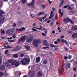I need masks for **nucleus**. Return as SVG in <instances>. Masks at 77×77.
I'll return each instance as SVG.
<instances>
[{
	"label": "nucleus",
	"instance_id": "obj_1",
	"mask_svg": "<svg viewBox=\"0 0 77 77\" xmlns=\"http://www.w3.org/2000/svg\"><path fill=\"white\" fill-rule=\"evenodd\" d=\"M30 61V60L29 58H24L22 59L20 61L21 62V65H26L27 63H28Z\"/></svg>",
	"mask_w": 77,
	"mask_h": 77
},
{
	"label": "nucleus",
	"instance_id": "obj_2",
	"mask_svg": "<svg viewBox=\"0 0 77 77\" xmlns=\"http://www.w3.org/2000/svg\"><path fill=\"white\" fill-rule=\"evenodd\" d=\"M40 42L41 40H40V39H35L34 40L33 42V44L34 47H38V43H40Z\"/></svg>",
	"mask_w": 77,
	"mask_h": 77
},
{
	"label": "nucleus",
	"instance_id": "obj_3",
	"mask_svg": "<svg viewBox=\"0 0 77 77\" xmlns=\"http://www.w3.org/2000/svg\"><path fill=\"white\" fill-rule=\"evenodd\" d=\"M65 64H63L62 66V71H64V69H63V68H66V69H68V68H70V63H67L66 64V67L65 66Z\"/></svg>",
	"mask_w": 77,
	"mask_h": 77
},
{
	"label": "nucleus",
	"instance_id": "obj_4",
	"mask_svg": "<svg viewBox=\"0 0 77 77\" xmlns=\"http://www.w3.org/2000/svg\"><path fill=\"white\" fill-rule=\"evenodd\" d=\"M26 38H27V37L26 36H22L18 40V41H19V42H24V41H26Z\"/></svg>",
	"mask_w": 77,
	"mask_h": 77
},
{
	"label": "nucleus",
	"instance_id": "obj_5",
	"mask_svg": "<svg viewBox=\"0 0 77 77\" xmlns=\"http://www.w3.org/2000/svg\"><path fill=\"white\" fill-rule=\"evenodd\" d=\"M28 75L29 77H34V75H35V71H32L31 70H29L28 73Z\"/></svg>",
	"mask_w": 77,
	"mask_h": 77
},
{
	"label": "nucleus",
	"instance_id": "obj_6",
	"mask_svg": "<svg viewBox=\"0 0 77 77\" xmlns=\"http://www.w3.org/2000/svg\"><path fill=\"white\" fill-rule=\"evenodd\" d=\"M11 64L12 65H15L16 67L20 65V63L16 60H14L13 63H11Z\"/></svg>",
	"mask_w": 77,
	"mask_h": 77
},
{
	"label": "nucleus",
	"instance_id": "obj_7",
	"mask_svg": "<svg viewBox=\"0 0 77 77\" xmlns=\"http://www.w3.org/2000/svg\"><path fill=\"white\" fill-rule=\"evenodd\" d=\"M32 2L30 3L27 4V5L28 6H30L32 8H34L35 7V6L34 5L35 1H34V0H32Z\"/></svg>",
	"mask_w": 77,
	"mask_h": 77
},
{
	"label": "nucleus",
	"instance_id": "obj_8",
	"mask_svg": "<svg viewBox=\"0 0 77 77\" xmlns=\"http://www.w3.org/2000/svg\"><path fill=\"white\" fill-rule=\"evenodd\" d=\"M14 32V30L13 29H10L8 30V31L6 33L8 35H10L13 33Z\"/></svg>",
	"mask_w": 77,
	"mask_h": 77
},
{
	"label": "nucleus",
	"instance_id": "obj_9",
	"mask_svg": "<svg viewBox=\"0 0 77 77\" xmlns=\"http://www.w3.org/2000/svg\"><path fill=\"white\" fill-rule=\"evenodd\" d=\"M33 35H32L29 37V38H27L26 41L27 42H31L32 41V39H33Z\"/></svg>",
	"mask_w": 77,
	"mask_h": 77
},
{
	"label": "nucleus",
	"instance_id": "obj_10",
	"mask_svg": "<svg viewBox=\"0 0 77 77\" xmlns=\"http://www.w3.org/2000/svg\"><path fill=\"white\" fill-rule=\"evenodd\" d=\"M0 16L2 17L5 16V13L1 10H0Z\"/></svg>",
	"mask_w": 77,
	"mask_h": 77
},
{
	"label": "nucleus",
	"instance_id": "obj_11",
	"mask_svg": "<svg viewBox=\"0 0 77 77\" xmlns=\"http://www.w3.org/2000/svg\"><path fill=\"white\" fill-rule=\"evenodd\" d=\"M22 74V73L21 72L17 71L15 73V76H18V75H19V76H20Z\"/></svg>",
	"mask_w": 77,
	"mask_h": 77
},
{
	"label": "nucleus",
	"instance_id": "obj_12",
	"mask_svg": "<svg viewBox=\"0 0 77 77\" xmlns=\"http://www.w3.org/2000/svg\"><path fill=\"white\" fill-rule=\"evenodd\" d=\"M69 18H67L66 19H63V21L65 24H67L69 22Z\"/></svg>",
	"mask_w": 77,
	"mask_h": 77
},
{
	"label": "nucleus",
	"instance_id": "obj_13",
	"mask_svg": "<svg viewBox=\"0 0 77 77\" xmlns=\"http://www.w3.org/2000/svg\"><path fill=\"white\" fill-rule=\"evenodd\" d=\"M71 29L73 31H76L77 30V26H73L71 28Z\"/></svg>",
	"mask_w": 77,
	"mask_h": 77
},
{
	"label": "nucleus",
	"instance_id": "obj_14",
	"mask_svg": "<svg viewBox=\"0 0 77 77\" xmlns=\"http://www.w3.org/2000/svg\"><path fill=\"white\" fill-rule=\"evenodd\" d=\"M43 14L45 15V13L43 12H41L37 14L36 16L37 17H39V16H40V15H42Z\"/></svg>",
	"mask_w": 77,
	"mask_h": 77
},
{
	"label": "nucleus",
	"instance_id": "obj_15",
	"mask_svg": "<svg viewBox=\"0 0 77 77\" xmlns=\"http://www.w3.org/2000/svg\"><path fill=\"white\" fill-rule=\"evenodd\" d=\"M37 75L38 77H42L43 75V74L41 71H39L37 73Z\"/></svg>",
	"mask_w": 77,
	"mask_h": 77
},
{
	"label": "nucleus",
	"instance_id": "obj_16",
	"mask_svg": "<svg viewBox=\"0 0 77 77\" xmlns=\"http://www.w3.org/2000/svg\"><path fill=\"white\" fill-rule=\"evenodd\" d=\"M35 61L36 63H39V62H40V61H41V58L40 57H37L36 58Z\"/></svg>",
	"mask_w": 77,
	"mask_h": 77
},
{
	"label": "nucleus",
	"instance_id": "obj_17",
	"mask_svg": "<svg viewBox=\"0 0 77 77\" xmlns=\"http://www.w3.org/2000/svg\"><path fill=\"white\" fill-rule=\"evenodd\" d=\"M5 68V66L3 65L0 66V71H2V70H4Z\"/></svg>",
	"mask_w": 77,
	"mask_h": 77
},
{
	"label": "nucleus",
	"instance_id": "obj_18",
	"mask_svg": "<svg viewBox=\"0 0 77 77\" xmlns=\"http://www.w3.org/2000/svg\"><path fill=\"white\" fill-rule=\"evenodd\" d=\"M72 37L73 38H76L77 37V34L76 33H74L72 35Z\"/></svg>",
	"mask_w": 77,
	"mask_h": 77
},
{
	"label": "nucleus",
	"instance_id": "obj_19",
	"mask_svg": "<svg viewBox=\"0 0 77 77\" xmlns=\"http://www.w3.org/2000/svg\"><path fill=\"white\" fill-rule=\"evenodd\" d=\"M13 57L14 58H18V54H16L13 55Z\"/></svg>",
	"mask_w": 77,
	"mask_h": 77
},
{
	"label": "nucleus",
	"instance_id": "obj_20",
	"mask_svg": "<svg viewBox=\"0 0 77 77\" xmlns=\"http://www.w3.org/2000/svg\"><path fill=\"white\" fill-rule=\"evenodd\" d=\"M61 2L60 4L59 5L60 7H62V6L63 5L64 3H65V1L63 0H61Z\"/></svg>",
	"mask_w": 77,
	"mask_h": 77
},
{
	"label": "nucleus",
	"instance_id": "obj_21",
	"mask_svg": "<svg viewBox=\"0 0 77 77\" xmlns=\"http://www.w3.org/2000/svg\"><path fill=\"white\" fill-rule=\"evenodd\" d=\"M16 48L17 51H19V50H20V49H21V48L20 46L17 45Z\"/></svg>",
	"mask_w": 77,
	"mask_h": 77
},
{
	"label": "nucleus",
	"instance_id": "obj_22",
	"mask_svg": "<svg viewBox=\"0 0 77 77\" xmlns=\"http://www.w3.org/2000/svg\"><path fill=\"white\" fill-rule=\"evenodd\" d=\"M5 21V18H1L0 19V24H2V23H3V22Z\"/></svg>",
	"mask_w": 77,
	"mask_h": 77
},
{
	"label": "nucleus",
	"instance_id": "obj_23",
	"mask_svg": "<svg viewBox=\"0 0 77 77\" xmlns=\"http://www.w3.org/2000/svg\"><path fill=\"white\" fill-rule=\"evenodd\" d=\"M68 6V10H69V11H72L73 10V9L69 5H67Z\"/></svg>",
	"mask_w": 77,
	"mask_h": 77
},
{
	"label": "nucleus",
	"instance_id": "obj_24",
	"mask_svg": "<svg viewBox=\"0 0 77 77\" xmlns=\"http://www.w3.org/2000/svg\"><path fill=\"white\" fill-rule=\"evenodd\" d=\"M43 63L44 65H46L47 63V60L45 59L43 61Z\"/></svg>",
	"mask_w": 77,
	"mask_h": 77
},
{
	"label": "nucleus",
	"instance_id": "obj_25",
	"mask_svg": "<svg viewBox=\"0 0 77 77\" xmlns=\"http://www.w3.org/2000/svg\"><path fill=\"white\" fill-rule=\"evenodd\" d=\"M50 47H54V48H55V47H58V46H56L51 44L50 45Z\"/></svg>",
	"mask_w": 77,
	"mask_h": 77
},
{
	"label": "nucleus",
	"instance_id": "obj_26",
	"mask_svg": "<svg viewBox=\"0 0 77 77\" xmlns=\"http://www.w3.org/2000/svg\"><path fill=\"white\" fill-rule=\"evenodd\" d=\"M25 48L27 50H30V47L29 46H25Z\"/></svg>",
	"mask_w": 77,
	"mask_h": 77
},
{
	"label": "nucleus",
	"instance_id": "obj_27",
	"mask_svg": "<svg viewBox=\"0 0 77 77\" xmlns=\"http://www.w3.org/2000/svg\"><path fill=\"white\" fill-rule=\"evenodd\" d=\"M69 22H70V23H71V24H74V22H73V21L72 20H71L69 18Z\"/></svg>",
	"mask_w": 77,
	"mask_h": 77
},
{
	"label": "nucleus",
	"instance_id": "obj_28",
	"mask_svg": "<svg viewBox=\"0 0 77 77\" xmlns=\"http://www.w3.org/2000/svg\"><path fill=\"white\" fill-rule=\"evenodd\" d=\"M43 44L45 45H46L47 44V41L46 40H44L43 41Z\"/></svg>",
	"mask_w": 77,
	"mask_h": 77
},
{
	"label": "nucleus",
	"instance_id": "obj_29",
	"mask_svg": "<svg viewBox=\"0 0 77 77\" xmlns=\"http://www.w3.org/2000/svg\"><path fill=\"white\" fill-rule=\"evenodd\" d=\"M12 51H15V52H16V51H18L17 49L16 48H13Z\"/></svg>",
	"mask_w": 77,
	"mask_h": 77
},
{
	"label": "nucleus",
	"instance_id": "obj_30",
	"mask_svg": "<svg viewBox=\"0 0 77 77\" xmlns=\"http://www.w3.org/2000/svg\"><path fill=\"white\" fill-rule=\"evenodd\" d=\"M2 63V57L0 56V65H1Z\"/></svg>",
	"mask_w": 77,
	"mask_h": 77
},
{
	"label": "nucleus",
	"instance_id": "obj_31",
	"mask_svg": "<svg viewBox=\"0 0 77 77\" xmlns=\"http://www.w3.org/2000/svg\"><path fill=\"white\" fill-rule=\"evenodd\" d=\"M67 33L69 34H72L73 32L71 30H69L67 32Z\"/></svg>",
	"mask_w": 77,
	"mask_h": 77
},
{
	"label": "nucleus",
	"instance_id": "obj_32",
	"mask_svg": "<svg viewBox=\"0 0 77 77\" xmlns=\"http://www.w3.org/2000/svg\"><path fill=\"white\" fill-rule=\"evenodd\" d=\"M13 62H14V60H10L8 61V63H13Z\"/></svg>",
	"mask_w": 77,
	"mask_h": 77
},
{
	"label": "nucleus",
	"instance_id": "obj_33",
	"mask_svg": "<svg viewBox=\"0 0 77 77\" xmlns=\"http://www.w3.org/2000/svg\"><path fill=\"white\" fill-rule=\"evenodd\" d=\"M16 31H20L21 32H23V30L21 29H16Z\"/></svg>",
	"mask_w": 77,
	"mask_h": 77
},
{
	"label": "nucleus",
	"instance_id": "obj_34",
	"mask_svg": "<svg viewBox=\"0 0 77 77\" xmlns=\"http://www.w3.org/2000/svg\"><path fill=\"white\" fill-rule=\"evenodd\" d=\"M22 2L23 4H25V3H26V0H22Z\"/></svg>",
	"mask_w": 77,
	"mask_h": 77
},
{
	"label": "nucleus",
	"instance_id": "obj_35",
	"mask_svg": "<svg viewBox=\"0 0 77 77\" xmlns=\"http://www.w3.org/2000/svg\"><path fill=\"white\" fill-rule=\"evenodd\" d=\"M1 32L2 33V34H4V33H5V30H4L3 29H2L1 30Z\"/></svg>",
	"mask_w": 77,
	"mask_h": 77
},
{
	"label": "nucleus",
	"instance_id": "obj_36",
	"mask_svg": "<svg viewBox=\"0 0 77 77\" xmlns=\"http://www.w3.org/2000/svg\"><path fill=\"white\" fill-rule=\"evenodd\" d=\"M8 41L9 42H15V40L14 39L11 40H8Z\"/></svg>",
	"mask_w": 77,
	"mask_h": 77
},
{
	"label": "nucleus",
	"instance_id": "obj_37",
	"mask_svg": "<svg viewBox=\"0 0 77 77\" xmlns=\"http://www.w3.org/2000/svg\"><path fill=\"white\" fill-rule=\"evenodd\" d=\"M55 19L56 20H58V17H57V14H56Z\"/></svg>",
	"mask_w": 77,
	"mask_h": 77
},
{
	"label": "nucleus",
	"instance_id": "obj_38",
	"mask_svg": "<svg viewBox=\"0 0 77 77\" xmlns=\"http://www.w3.org/2000/svg\"><path fill=\"white\" fill-rule=\"evenodd\" d=\"M18 25H21L22 24V22L21 21H19L18 22Z\"/></svg>",
	"mask_w": 77,
	"mask_h": 77
},
{
	"label": "nucleus",
	"instance_id": "obj_39",
	"mask_svg": "<svg viewBox=\"0 0 77 77\" xmlns=\"http://www.w3.org/2000/svg\"><path fill=\"white\" fill-rule=\"evenodd\" d=\"M3 2L2 1H0V8L2 7Z\"/></svg>",
	"mask_w": 77,
	"mask_h": 77
},
{
	"label": "nucleus",
	"instance_id": "obj_40",
	"mask_svg": "<svg viewBox=\"0 0 77 77\" xmlns=\"http://www.w3.org/2000/svg\"><path fill=\"white\" fill-rule=\"evenodd\" d=\"M38 19L39 20V21H40L41 22H42V19L41 17H38Z\"/></svg>",
	"mask_w": 77,
	"mask_h": 77
},
{
	"label": "nucleus",
	"instance_id": "obj_41",
	"mask_svg": "<svg viewBox=\"0 0 77 77\" xmlns=\"http://www.w3.org/2000/svg\"><path fill=\"white\" fill-rule=\"evenodd\" d=\"M5 66H6L7 67H9L10 65L9 64H8V63H6L5 64Z\"/></svg>",
	"mask_w": 77,
	"mask_h": 77
},
{
	"label": "nucleus",
	"instance_id": "obj_42",
	"mask_svg": "<svg viewBox=\"0 0 77 77\" xmlns=\"http://www.w3.org/2000/svg\"><path fill=\"white\" fill-rule=\"evenodd\" d=\"M0 75L2 76H3L4 75V73L2 72H0Z\"/></svg>",
	"mask_w": 77,
	"mask_h": 77
},
{
	"label": "nucleus",
	"instance_id": "obj_43",
	"mask_svg": "<svg viewBox=\"0 0 77 77\" xmlns=\"http://www.w3.org/2000/svg\"><path fill=\"white\" fill-rule=\"evenodd\" d=\"M53 13H54V12L53 11H51V14H50V15L51 16V15H52L53 14Z\"/></svg>",
	"mask_w": 77,
	"mask_h": 77
},
{
	"label": "nucleus",
	"instance_id": "obj_44",
	"mask_svg": "<svg viewBox=\"0 0 77 77\" xmlns=\"http://www.w3.org/2000/svg\"><path fill=\"white\" fill-rule=\"evenodd\" d=\"M70 12L71 14H74V13H75V11H70Z\"/></svg>",
	"mask_w": 77,
	"mask_h": 77
},
{
	"label": "nucleus",
	"instance_id": "obj_45",
	"mask_svg": "<svg viewBox=\"0 0 77 77\" xmlns=\"http://www.w3.org/2000/svg\"><path fill=\"white\" fill-rule=\"evenodd\" d=\"M16 35V34H14V35H13V38H16L15 35Z\"/></svg>",
	"mask_w": 77,
	"mask_h": 77
},
{
	"label": "nucleus",
	"instance_id": "obj_46",
	"mask_svg": "<svg viewBox=\"0 0 77 77\" xmlns=\"http://www.w3.org/2000/svg\"><path fill=\"white\" fill-rule=\"evenodd\" d=\"M54 50L55 51H57L58 50H59V48H55L54 49Z\"/></svg>",
	"mask_w": 77,
	"mask_h": 77
},
{
	"label": "nucleus",
	"instance_id": "obj_47",
	"mask_svg": "<svg viewBox=\"0 0 77 77\" xmlns=\"http://www.w3.org/2000/svg\"><path fill=\"white\" fill-rule=\"evenodd\" d=\"M32 30L33 31H37V29H34V28H32Z\"/></svg>",
	"mask_w": 77,
	"mask_h": 77
},
{
	"label": "nucleus",
	"instance_id": "obj_48",
	"mask_svg": "<svg viewBox=\"0 0 77 77\" xmlns=\"http://www.w3.org/2000/svg\"><path fill=\"white\" fill-rule=\"evenodd\" d=\"M54 43L55 44H59V42L57 41H55L54 42Z\"/></svg>",
	"mask_w": 77,
	"mask_h": 77
},
{
	"label": "nucleus",
	"instance_id": "obj_49",
	"mask_svg": "<svg viewBox=\"0 0 77 77\" xmlns=\"http://www.w3.org/2000/svg\"><path fill=\"white\" fill-rule=\"evenodd\" d=\"M61 41V40L60 39V38H59L57 40V41L58 42H60Z\"/></svg>",
	"mask_w": 77,
	"mask_h": 77
},
{
	"label": "nucleus",
	"instance_id": "obj_50",
	"mask_svg": "<svg viewBox=\"0 0 77 77\" xmlns=\"http://www.w3.org/2000/svg\"><path fill=\"white\" fill-rule=\"evenodd\" d=\"M49 48V47L47 46L45 47H43V48H44V49H46V48Z\"/></svg>",
	"mask_w": 77,
	"mask_h": 77
},
{
	"label": "nucleus",
	"instance_id": "obj_51",
	"mask_svg": "<svg viewBox=\"0 0 77 77\" xmlns=\"http://www.w3.org/2000/svg\"><path fill=\"white\" fill-rule=\"evenodd\" d=\"M67 7H68V5L64 6L63 8H64V9H66V8H67Z\"/></svg>",
	"mask_w": 77,
	"mask_h": 77
},
{
	"label": "nucleus",
	"instance_id": "obj_52",
	"mask_svg": "<svg viewBox=\"0 0 77 77\" xmlns=\"http://www.w3.org/2000/svg\"><path fill=\"white\" fill-rule=\"evenodd\" d=\"M73 70L74 71H77V70H76V68H75V67H74L73 68Z\"/></svg>",
	"mask_w": 77,
	"mask_h": 77
},
{
	"label": "nucleus",
	"instance_id": "obj_53",
	"mask_svg": "<svg viewBox=\"0 0 77 77\" xmlns=\"http://www.w3.org/2000/svg\"><path fill=\"white\" fill-rule=\"evenodd\" d=\"M71 57H72V56L71 55H69L68 57V58L69 59H71Z\"/></svg>",
	"mask_w": 77,
	"mask_h": 77
},
{
	"label": "nucleus",
	"instance_id": "obj_54",
	"mask_svg": "<svg viewBox=\"0 0 77 77\" xmlns=\"http://www.w3.org/2000/svg\"><path fill=\"white\" fill-rule=\"evenodd\" d=\"M22 30H25V28L24 27H23L21 28Z\"/></svg>",
	"mask_w": 77,
	"mask_h": 77
},
{
	"label": "nucleus",
	"instance_id": "obj_55",
	"mask_svg": "<svg viewBox=\"0 0 77 77\" xmlns=\"http://www.w3.org/2000/svg\"><path fill=\"white\" fill-rule=\"evenodd\" d=\"M20 56L21 57H23L24 56V54H21L20 55Z\"/></svg>",
	"mask_w": 77,
	"mask_h": 77
},
{
	"label": "nucleus",
	"instance_id": "obj_56",
	"mask_svg": "<svg viewBox=\"0 0 77 77\" xmlns=\"http://www.w3.org/2000/svg\"><path fill=\"white\" fill-rule=\"evenodd\" d=\"M55 31L54 30H53L52 31V33H53V34H54V33H55Z\"/></svg>",
	"mask_w": 77,
	"mask_h": 77
},
{
	"label": "nucleus",
	"instance_id": "obj_57",
	"mask_svg": "<svg viewBox=\"0 0 77 77\" xmlns=\"http://www.w3.org/2000/svg\"><path fill=\"white\" fill-rule=\"evenodd\" d=\"M43 9H44L45 8V5H42Z\"/></svg>",
	"mask_w": 77,
	"mask_h": 77
},
{
	"label": "nucleus",
	"instance_id": "obj_58",
	"mask_svg": "<svg viewBox=\"0 0 77 77\" xmlns=\"http://www.w3.org/2000/svg\"><path fill=\"white\" fill-rule=\"evenodd\" d=\"M7 46L8 47H6V48H11V47H10V46L9 45H7Z\"/></svg>",
	"mask_w": 77,
	"mask_h": 77
},
{
	"label": "nucleus",
	"instance_id": "obj_59",
	"mask_svg": "<svg viewBox=\"0 0 77 77\" xmlns=\"http://www.w3.org/2000/svg\"><path fill=\"white\" fill-rule=\"evenodd\" d=\"M58 30H59V32H61V30H60V28L59 27H58Z\"/></svg>",
	"mask_w": 77,
	"mask_h": 77
},
{
	"label": "nucleus",
	"instance_id": "obj_60",
	"mask_svg": "<svg viewBox=\"0 0 77 77\" xmlns=\"http://www.w3.org/2000/svg\"><path fill=\"white\" fill-rule=\"evenodd\" d=\"M8 50H7L6 51H5V54H8Z\"/></svg>",
	"mask_w": 77,
	"mask_h": 77
},
{
	"label": "nucleus",
	"instance_id": "obj_61",
	"mask_svg": "<svg viewBox=\"0 0 77 77\" xmlns=\"http://www.w3.org/2000/svg\"><path fill=\"white\" fill-rule=\"evenodd\" d=\"M13 27H16V23H14L13 24Z\"/></svg>",
	"mask_w": 77,
	"mask_h": 77
},
{
	"label": "nucleus",
	"instance_id": "obj_62",
	"mask_svg": "<svg viewBox=\"0 0 77 77\" xmlns=\"http://www.w3.org/2000/svg\"><path fill=\"white\" fill-rule=\"evenodd\" d=\"M63 12H62V13H61V15H60L61 17H62V16H63Z\"/></svg>",
	"mask_w": 77,
	"mask_h": 77
},
{
	"label": "nucleus",
	"instance_id": "obj_63",
	"mask_svg": "<svg viewBox=\"0 0 77 77\" xmlns=\"http://www.w3.org/2000/svg\"><path fill=\"white\" fill-rule=\"evenodd\" d=\"M64 42H65V44H66L67 45L68 44H67V41H66V40H64Z\"/></svg>",
	"mask_w": 77,
	"mask_h": 77
},
{
	"label": "nucleus",
	"instance_id": "obj_64",
	"mask_svg": "<svg viewBox=\"0 0 77 77\" xmlns=\"http://www.w3.org/2000/svg\"><path fill=\"white\" fill-rule=\"evenodd\" d=\"M60 38L62 39L63 38H64V36L63 35H62L60 36Z\"/></svg>",
	"mask_w": 77,
	"mask_h": 77
}]
</instances>
